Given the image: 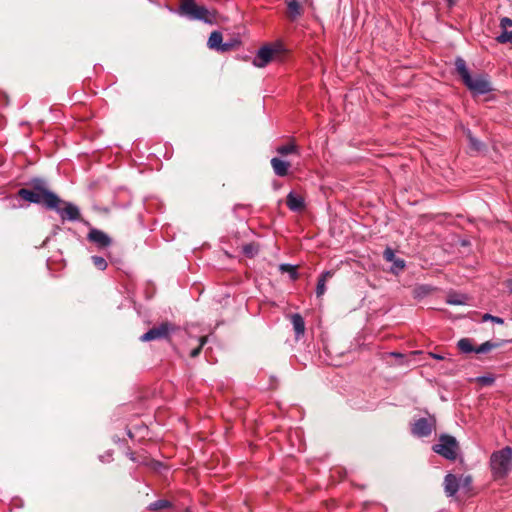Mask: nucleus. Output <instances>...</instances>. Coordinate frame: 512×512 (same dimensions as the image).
<instances>
[{"label": "nucleus", "instance_id": "obj_22", "mask_svg": "<svg viewBox=\"0 0 512 512\" xmlns=\"http://www.w3.org/2000/svg\"><path fill=\"white\" fill-rule=\"evenodd\" d=\"M171 507V502L165 499L157 500L149 505V510L159 511Z\"/></svg>", "mask_w": 512, "mask_h": 512}, {"label": "nucleus", "instance_id": "obj_29", "mask_svg": "<svg viewBox=\"0 0 512 512\" xmlns=\"http://www.w3.org/2000/svg\"><path fill=\"white\" fill-rule=\"evenodd\" d=\"M384 259L388 262H393L395 260V253L391 248H386L383 253Z\"/></svg>", "mask_w": 512, "mask_h": 512}, {"label": "nucleus", "instance_id": "obj_4", "mask_svg": "<svg viewBox=\"0 0 512 512\" xmlns=\"http://www.w3.org/2000/svg\"><path fill=\"white\" fill-rule=\"evenodd\" d=\"M432 450L443 458L454 461L458 457L460 447L455 437L441 434L438 443L433 445Z\"/></svg>", "mask_w": 512, "mask_h": 512}, {"label": "nucleus", "instance_id": "obj_1", "mask_svg": "<svg viewBox=\"0 0 512 512\" xmlns=\"http://www.w3.org/2000/svg\"><path fill=\"white\" fill-rule=\"evenodd\" d=\"M30 188H21L18 191V196L23 200L41 204L48 209H57L62 200L52 191L48 189L47 183L42 179H33L30 183Z\"/></svg>", "mask_w": 512, "mask_h": 512}, {"label": "nucleus", "instance_id": "obj_27", "mask_svg": "<svg viewBox=\"0 0 512 512\" xmlns=\"http://www.w3.org/2000/svg\"><path fill=\"white\" fill-rule=\"evenodd\" d=\"M280 269H281L282 271L289 272V273H290V275H291V278H292V279H296V278H297V272H296V269H295V267H294V266L289 265V264H282V265L280 266Z\"/></svg>", "mask_w": 512, "mask_h": 512}, {"label": "nucleus", "instance_id": "obj_28", "mask_svg": "<svg viewBox=\"0 0 512 512\" xmlns=\"http://www.w3.org/2000/svg\"><path fill=\"white\" fill-rule=\"evenodd\" d=\"M488 320H490L491 322L497 323V324H503L504 323V320L502 318L497 317V316H493L491 314L486 313V314H484L482 316V321L485 322V321H488Z\"/></svg>", "mask_w": 512, "mask_h": 512}, {"label": "nucleus", "instance_id": "obj_7", "mask_svg": "<svg viewBox=\"0 0 512 512\" xmlns=\"http://www.w3.org/2000/svg\"><path fill=\"white\" fill-rule=\"evenodd\" d=\"M436 420L434 417L420 418L412 425L411 432L417 437H427L435 430Z\"/></svg>", "mask_w": 512, "mask_h": 512}, {"label": "nucleus", "instance_id": "obj_18", "mask_svg": "<svg viewBox=\"0 0 512 512\" xmlns=\"http://www.w3.org/2000/svg\"><path fill=\"white\" fill-rule=\"evenodd\" d=\"M455 68H456L457 73L460 75L463 83L466 80H469V77L471 75H470V73L468 71V68L466 66V62L462 58H457L456 59V61H455Z\"/></svg>", "mask_w": 512, "mask_h": 512}, {"label": "nucleus", "instance_id": "obj_36", "mask_svg": "<svg viewBox=\"0 0 512 512\" xmlns=\"http://www.w3.org/2000/svg\"><path fill=\"white\" fill-rule=\"evenodd\" d=\"M449 1H450L451 4L453 3V0H449Z\"/></svg>", "mask_w": 512, "mask_h": 512}, {"label": "nucleus", "instance_id": "obj_16", "mask_svg": "<svg viewBox=\"0 0 512 512\" xmlns=\"http://www.w3.org/2000/svg\"><path fill=\"white\" fill-rule=\"evenodd\" d=\"M276 152L281 156H287L289 154L299 155V148L294 141H291L287 144L278 146L276 148Z\"/></svg>", "mask_w": 512, "mask_h": 512}, {"label": "nucleus", "instance_id": "obj_3", "mask_svg": "<svg viewBox=\"0 0 512 512\" xmlns=\"http://www.w3.org/2000/svg\"><path fill=\"white\" fill-rule=\"evenodd\" d=\"M179 13L192 20H201L212 24L215 21V14L210 12L205 6L198 5L195 0H181Z\"/></svg>", "mask_w": 512, "mask_h": 512}, {"label": "nucleus", "instance_id": "obj_23", "mask_svg": "<svg viewBox=\"0 0 512 512\" xmlns=\"http://www.w3.org/2000/svg\"><path fill=\"white\" fill-rule=\"evenodd\" d=\"M258 251H259L258 246L254 243H249L242 247V252L247 257H250V258L254 257L258 253Z\"/></svg>", "mask_w": 512, "mask_h": 512}, {"label": "nucleus", "instance_id": "obj_25", "mask_svg": "<svg viewBox=\"0 0 512 512\" xmlns=\"http://www.w3.org/2000/svg\"><path fill=\"white\" fill-rule=\"evenodd\" d=\"M497 42L499 43H512V30L511 31H503L499 36L496 37Z\"/></svg>", "mask_w": 512, "mask_h": 512}, {"label": "nucleus", "instance_id": "obj_10", "mask_svg": "<svg viewBox=\"0 0 512 512\" xmlns=\"http://www.w3.org/2000/svg\"><path fill=\"white\" fill-rule=\"evenodd\" d=\"M464 84L474 93L476 94H485L491 90L490 84L488 81L483 78H472L469 77V80H466Z\"/></svg>", "mask_w": 512, "mask_h": 512}, {"label": "nucleus", "instance_id": "obj_14", "mask_svg": "<svg viewBox=\"0 0 512 512\" xmlns=\"http://www.w3.org/2000/svg\"><path fill=\"white\" fill-rule=\"evenodd\" d=\"M444 487L445 492L447 493L448 496L455 495L459 490V483L457 477L453 474L446 475L444 480Z\"/></svg>", "mask_w": 512, "mask_h": 512}, {"label": "nucleus", "instance_id": "obj_32", "mask_svg": "<svg viewBox=\"0 0 512 512\" xmlns=\"http://www.w3.org/2000/svg\"><path fill=\"white\" fill-rule=\"evenodd\" d=\"M393 262H394L395 267H397L399 269H403L405 267V261L402 259H395Z\"/></svg>", "mask_w": 512, "mask_h": 512}, {"label": "nucleus", "instance_id": "obj_5", "mask_svg": "<svg viewBox=\"0 0 512 512\" xmlns=\"http://www.w3.org/2000/svg\"><path fill=\"white\" fill-rule=\"evenodd\" d=\"M283 52V46L280 43H274L261 47L253 59V65L259 68L265 67L271 61L279 57Z\"/></svg>", "mask_w": 512, "mask_h": 512}, {"label": "nucleus", "instance_id": "obj_8", "mask_svg": "<svg viewBox=\"0 0 512 512\" xmlns=\"http://www.w3.org/2000/svg\"><path fill=\"white\" fill-rule=\"evenodd\" d=\"M223 37L222 34L219 31H213L210 34V37L208 39L207 45L210 49L219 51V52H227L230 51L234 44L233 43H223L222 42Z\"/></svg>", "mask_w": 512, "mask_h": 512}, {"label": "nucleus", "instance_id": "obj_26", "mask_svg": "<svg viewBox=\"0 0 512 512\" xmlns=\"http://www.w3.org/2000/svg\"><path fill=\"white\" fill-rule=\"evenodd\" d=\"M206 342H207V337H205V336L200 337V339H199V345H198L196 348H194V349H192V350H191V352H190V356H191L192 358L197 357V356L200 354L201 349H202L203 345H204Z\"/></svg>", "mask_w": 512, "mask_h": 512}, {"label": "nucleus", "instance_id": "obj_9", "mask_svg": "<svg viewBox=\"0 0 512 512\" xmlns=\"http://www.w3.org/2000/svg\"><path fill=\"white\" fill-rule=\"evenodd\" d=\"M61 203L64 204V207L60 208L57 205L55 210L60 214L62 220L77 221L80 219V210L76 205L63 201Z\"/></svg>", "mask_w": 512, "mask_h": 512}, {"label": "nucleus", "instance_id": "obj_24", "mask_svg": "<svg viewBox=\"0 0 512 512\" xmlns=\"http://www.w3.org/2000/svg\"><path fill=\"white\" fill-rule=\"evenodd\" d=\"M91 260L97 269L103 271L107 268V261L103 257L92 256Z\"/></svg>", "mask_w": 512, "mask_h": 512}, {"label": "nucleus", "instance_id": "obj_11", "mask_svg": "<svg viewBox=\"0 0 512 512\" xmlns=\"http://www.w3.org/2000/svg\"><path fill=\"white\" fill-rule=\"evenodd\" d=\"M87 238L90 242H93L99 248H105L111 244L110 237L103 231L96 228L90 229Z\"/></svg>", "mask_w": 512, "mask_h": 512}, {"label": "nucleus", "instance_id": "obj_2", "mask_svg": "<svg viewBox=\"0 0 512 512\" xmlns=\"http://www.w3.org/2000/svg\"><path fill=\"white\" fill-rule=\"evenodd\" d=\"M491 474L494 480H504L512 471V447L506 446L490 456Z\"/></svg>", "mask_w": 512, "mask_h": 512}, {"label": "nucleus", "instance_id": "obj_12", "mask_svg": "<svg viewBox=\"0 0 512 512\" xmlns=\"http://www.w3.org/2000/svg\"><path fill=\"white\" fill-rule=\"evenodd\" d=\"M271 166L275 175L279 177H285L289 173L291 164L288 161L274 157L271 159Z\"/></svg>", "mask_w": 512, "mask_h": 512}, {"label": "nucleus", "instance_id": "obj_33", "mask_svg": "<svg viewBox=\"0 0 512 512\" xmlns=\"http://www.w3.org/2000/svg\"><path fill=\"white\" fill-rule=\"evenodd\" d=\"M448 303H450V304H463V301L458 299V298L450 297L448 299Z\"/></svg>", "mask_w": 512, "mask_h": 512}, {"label": "nucleus", "instance_id": "obj_35", "mask_svg": "<svg viewBox=\"0 0 512 512\" xmlns=\"http://www.w3.org/2000/svg\"><path fill=\"white\" fill-rule=\"evenodd\" d=\"M431 355H432L435 359H439V360L443 359V357H442V356H439V355H436V354H431Z\"/></svg>", "mask_w": 512, "mask_h": 512}, {"label": "nucleus", "instance_id": "obj_6", "mask_svg": "<svg viewBox=\"0 0 512 512\" xmlns=\"http://www.w3.org/2000/svg\"><path fill=\"white\" fill-rule=\"evenodd\" d=\"M175 327L173 324L169 322L161 323L158 326H155L144 333L140 340L142 342H149L153 340H161L167 339L172 331H174Z\"/></svg>", "mask_w": 512, "mask_h": 512}, {"label": "nucleus", "instance_id": "obj_13", "mask_svg": "<svg viewBox=\"0 0 512 512\" xmlns=\"http://www.w3.org/2000/svg\"><path fill=\"white\" fill-rule=\"evenodd\" d=\"M286 204L292 211H301L305 207L304 198L294 192L288 194Z\"/></svg>", "mask_w": 512, "mask_h": 512}, {"label": "nucleus", "instance_id": "obj_30", "mask_svg": "<svg viewBox=\"0 0 512 512\" xmlns=\"http://www.w3.org/2000/svg\"><path fill=\"white\" fill-rule=\"evenodd\" d=\"M500 27L503 29V31H507L508 28L512 27V19L503 17L500 20Z\"/></svg>", "mask_w": 512, "mask_h": 512}, {"label": "nucleus", "instance_id": "obj_15", "mask_svg": "<svg viewBox=\"0 0 512 512\" xmlns=\"http://www.w3.org/2000/svg\"><path fill=\"white\" fill-rule=\"evenodd\" d=\"M291 322L296 334V338H300L305 333V321L303 317L296 313L291 316Z\"/></svg>", "mask_w": 512, "mask_h": 512}, {"label": "nucleus", "instance_id": "obj_21", "mask_svg": "<svg viewBox=\"0 0 512 512\" xmlns=\"http://www.w3.org/2000/svg\"><path fill=\"white\" fill-rule=\"evenodd\" d=\"M500 346V343L498 342H491V341H486L485 343L481 344L480 346H478L476 349H475V353L477 354H481V353H487L489 352L491 349L493 348H497Z\"/></svg>", "mask_w": 512, "mask_h": 512}, {"label": "nucleus", "instance_id": "obj_34", "mask_svg": "<svg viewBox=\"0 0 512 512\" xmlns=\"http://www.w3.org/2000/svg\"><path fill=\"white\" fill-rule=\"evenodd\" d=\"M480 381L484 384H491L493 382V379L489 377H482L480 378Z\"/></svg>", "mask_w": 512, "mask_h": 512}, {"label": "nucleus", "instance_id": "obj_19", "mask_svg": "<svg viewBox=\"0 0 512 512\" xmlns=\"http://www.w3.org/2000/svg\"><path fill=\"white\" fill-rule=\"evenodd\" d=\"M287 10L291 20H295L302 14L301 6L296 0H291L287 3Z\"/></svg>", "mask_w": 512, "mask_h": 512}, {"label": "nucleus", "instance_id": "obj_31", "mask_svg": "<svg viewBox=\"0 0 512 512\" xmlns=\"http://www.w3.org/2000/svg\"><path fill=\"white\" fill-rule=\"evenodd\" d=\"M470 138V143L472 145V147L476 150H479L480 149V146H481V143L478 142L476 139H474L473 137H469Z\"/></svg>", "mask_w": 512, "mask_h": 512}, {"label": "nucleus", "instance_id": "obj_17", "mask_svg": "<svg viewBox=\"0 0 512 512\" xmlns=\"http://www.w3.org/2000/svg\"><path fill=\"white\" fill-rule=\"evenodd\" d=\"M332 277V272L325 271L321 274V276L318 279L317 287H316V295L317 297H321L324 295L326 291V281L328 278Z\"/></svg>", "mask_w": 512, "mask_h": 512}, {"label": "nucleus", "instance_id": "obj_20", "mask_svg": "<svg viewBox=\"0 0 512 512\" xmlns=\"http://www.w3.org/2000/svg\"><path fill=\"white\" fill-rule=\"evenodd\" d=\"M458 348L463 353L475 352V349H476V348L473 347L472 341L470 339H468V338L460 339L458 341Z\"/></svg>", "mask_w": 512, "mask_h": 512}]
</instances>
